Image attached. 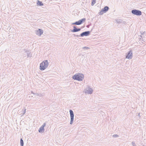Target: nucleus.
Returning <instances> with one entry per match:
<instances>
[{
  "label": "nucleus",
  "instance_id": "1",
  "mask_svg": "<svg viewBox=\"0 0 146 146\" xmlns=\"http://www.w3.org/2000/svg\"><path fill=\"white\" fill-rule=\"evenodd\" d=\"M84 75L82 73H78L74 75L72 77L73 79L79 81H82L84 78Z\"/></svg>",
  "mask_w": 146,
  "mask_h": 146
},
{
  "label": "nucleus",
  "instance_id": "2",
  "mask_svg": "<svg viewBox=\"0 0 146 146\" xmlns=\"http://www.w3.org/2000/svg\"><path fill=\"white\" fill-rule=\"evenodd\" d=\"M48 65V62L47 60L43 61L40 64V69L41 70H43L46 68Z\"/></svg>",
  "mask_w": 146,
  "mask_h": 146
},
{
  "label": "nucleus",
  "instance_id": "3",
  "mask_svg": "<svg viewBox=\"0 0 146 146\" xmlns=\"http://www.w3.org/2000/svg\"><path fill=\"white\" fill-rule=\"evenodd\" d=\"M131 12L132 14L137 16H140L142 14L141 11L135 9L132 10Z\"/></svg>",
  "mask_w": 146,
  "mask_h": 146
},
{
  "label": "nucleus",
  "instance_id": "4",
  "mask_svg": "<svg viewBox=\"0 0 146 146\" xmlns=\"http://www.w3.org/2000/svg\"><path fill=\"white\" fill-rule=\"evenodd\" d=\"M70 117V124H72L73 122L74 118V113L73 111L71 110H69Z\"/></svg>",
  "mask_w": 146,
  "mask_h": 146
},
{
  "label": "nucleus",
  "instance_id": "5",
  "mask_svg": "<svg viewBox=\"0 0 146 146\" xmlns=\"http://www.w3.org/2000/svg\"><path fill=\"white\" fill-rule=\"evenodd\" d=\"M93 90L89 86H87V88L86 89L85 93L88 94H91L92 93Z\"/></svg>",
  "mask_w": 146,
  "mask_h": 146
},
{
  "label": "nucleus",
  "instance_id": "6",
  "mask_svg": "<svg viewBox=\"0 0 146 146\" xmlns=\"http://www.w3.org/2000/svg\"><path fill=\"white\" fill-rule=\"evenodd\" d=\"M90 33V31H86L81 33L80 35H77L76 36L83 37L84 36H87L89 35Z\"/></svg>",
  "mask_w": 146,
  "mask_h": 146
},
{
  "label": "nucleus",
  "instance_id": "7",
  "mask_svg": "<svg viewBox=\"0 0 146 146\" xmlns=\"http://www.w3.org/2000/svg\"><path fill=\"white\" fill-rule=\"evenodd\" d=\"M133 57V53L132 50H130L127 53V55L126 56V58L129 59H131Z\"/></svg>",
  "mask_w": 146,
  "mask_h": 146
},
{
  "label": "nucleus",
  "instance_id": "8",
  "mask_svg": "<svg viewBox=\"0 0 146 146\" xmlns=\"http://www.w3.org/2000/svg\"><path fill=\"white\" fill-rule=\"evenodd\" d=\"M81 29L77 28L75 26H73V29L71 30V32H76L80 31Z\"/></svg>",
  "mask_w": 146,
  "mask_h": 146
},
{
  "label": "nucleus",
  "instance_id": "9",
  "mask_svg": "<svg viewBox=\"0 0 146 146\" xmlns=\"http://www.w3.org/2000/svg\"><path fill=\"white\" fill-rule=\"evenodd\" d=\"M43 33V31L42 30L40 29H39L36 32V34L37 35L40 36Z\"/></svg>",
  "mask_w": 146,
  "mask_h": 146
},
{
  "label": "nucleus",
  "instance_id": "10",
  "mask_svg": "<svg viewBox=\"0 0 146 146\" xmlns=\"http://www.w3.org/2000/svg\"><path fill=\"white\" fill-rule=\"evenodd\" d=\"M109 9V7L108 6H106L105 7L102 9V11H104V13H105L108 11Z\"/></svg>",
  "mask_w": 146,
  "mask_h": 146
},
{
  "label": "nucleus",
  "instance_id": "11",
  "mask_svg": "<svg viewBox=\"0 0 146 146\" xmlns=\"http://www.w3.org/2000/svg\"><path fill=\"white\" fill-rule=\"evenodd\" d=\"M44 128L41 126L39 128L38 131L39 133H42L44 132Z\"/></svg>",
  "mask_w": 146,
  "mask_h": 146
},
{
  "label": "nucleus",
  "instance_id": "12",
  "mask_svg": "<svg viewBox=\"0 0 146 146\" xmlns=\"http://www.w3.org/2000/svg\"><path fill=\"white\" fill-rule=\"evenodd\" d=\"M26 109L25 108H24L22 109V113L21 114V116H23L26 112Z\"/></svg>",
  "mask_w": 146,
  "mask_h": 146
},
{
  "label": "nucleus",
  "instance_id": "13",
  "mask_svg": "<svg viewBox=\"0 0 146 146\" xmlns=\"http://www.w3.org/2000/svg\"><path fill=\"white\" fill-rule=\"evenodd\" d=\"M145 32H141V35H140V36L142 38H143L145 37Z\"/></svg>",
  "mask_w": 146,
  "mask_h": 146
},
{
  "label": "nucleus",
  "instance_id": "14",
  "mask_svg": "<svg viewBox=\"0 0 146 146\" xmlns=\"http://www.w3.org/2000/svg\"><path fill=\"white\" fill-rule=\"evenodd\" d=\"M37 4L39 6H42L43 5V4L42 2L38 0L37 1Z\"/></svg>",
  "mask_w": 146,
  "mask_h": 146
},
{
  "label": "nucleus",
  "instance_id": "15",
  "mask_svg": "<svg viewBox=\"0 0 146 146\" xmlns=\"http://www.w3.org/2000/svg\"><path fill=\"white\" fill-rule=\"evenodd\" d=\"M72 25H81V24L80 23L79 21H76L75 23H73L72 24Z\"/></svg>",
  "mask_w": 146,
  "mask_h": 146
},
{
  "label": "nucleus",
  "instance_id": "16",
  "mask_svg": "<svg viewBox=\"0 0 146 146\" xmlns=\"http://www.w3.org/2000/svg\"><path fill=\"white\" fill-rule=\"evenodd\" d=\"M86 19L84 18L79 20V21H80V24H82L84 22H85L86 21Z\"/></svg>",
  "mask_w": 146,
  "mask_h": 146
},
{
  "label": "nucleus",
  "instance_id": "17",
  "mask_svg": "<svg viewBox=\"0 0 146 146\" xmlns=\"http://www.w3.org/2000/svg\"><path fill=\"white\" fill-rule=\"evenodd\" d=\"M20 145L21 146H23L24 145L23 141L22 138L20 139Z\"/></svg>",
  "mask_w": 146,
  "mask_h": 146
},
{
  "label": "nucleus",
  "instance_id": "18",
  "mask_svg": "<svg viewBox=\"0 0 146 146\" xmlns=\"http://www.w3.org/2000/svg\"><path fill=\"white\" fill-rule=\"evenodd\" d=\"M96 0H92V1L91 5L92 6L94 5L95 3H96Z\"/></svg>",
  "mask_w": 146,
  "mask_h": 146
},
{
  "label": "nucleus",
  "instance_id": "19",
  "mask_svg": "<svg viewBox=\"0 0 146 146\" xmlns=\"http://www.w3.org/2000/svg\"><path fill=\"white\" fill-rule=\"evenodd\" d=\"M35 95H37V96H38V97H41L43 96V95L42 94H34Z\"/></svg>",
  "mask_w": 146,
  "mask_h": 146
},
{
  "label": "nucleus",
  "instance_id": "20",
  "mask_svg": "<svg viewBox=\"0 0 146 146\" xmlns=\"http://www.w3.org/2000/svg\"><path fill=\"white\" fill-rule=\"evenodd\" d=\"M103 13H104V11H102V9L101 11L99 12V13L100 15H102L103 14Z\"/></svg>",
  "mask_w": 146,
  "mask_h": 146
},
{
  "label": "nucleus",
  "instance_id": "21",
  "mask_svg": "<svg viewBox=\"0 0 146 146\" xmlns=\"http://www.w3.org/2000/svg\"><path fill=\"white\" fill-rule=\"evenodd\" d=\"M82 49H85L87 50V49H89V48L88 47H87L85 46V47H83L82 48Z\"/></svg>",
  "mask_w": 146,
  "mask_h": 146
},
{
  "label": "nucleus",
  "instance_id": "22",
  "mask_svg": "<svg viewBox=\"0 0 146 146\" xmlns=\"http://www.w3.org/2000/svg\"><path fill=\"white\" fill-rule=\"evenodd\" d=\"M113 136L114 137H119V136L117 134H115L113 135Z\"/></svg>",
  "mask_w": 146,
  "mask_h": 146
},
{
  "label": "nucleus",
  "instance_id": "23",
  "mask_svg": "<svg viewBox=\"0 0 146 146\" xmlns=\"http://www.w3.org/2000/svg\"><path fill=\"white\" fill-rule=\"evenodd\" d=\"M132 144L133 146H136V145L134 141H132Z\"/></svg>",
  "mask_w": 146,
  "mask_h": 146
},
{
  "label": "nucleus",
  "instance_id": "24",
  "mask_svg": "<svg viewBox=\"0 0 146 146\" xmlns=\"http://www.w3.org/2000/svg\"><path fill=\"white\" fill-rule=\"evenodd\" d=\"M45 125H46V123H43V125L42 126H41L44 128V127L45 126Z\"/></svg>",
  "mask_w": 146,
  "mask_h": 146
},
{
  "label": "nucleus",
  "instance_id": "25",
  "mask_svg": "<svg viewBox=\"0 0 146 146\" xmlns=\"http://www.w3.org/2000/svg\"><path fill=\"white\" fill-rule=\"evenodd\" d=\"M33 94H34V96H35V97L36 98H38V96H37V95H35L34 94H35L33 93Z\"/></svg>",
  "mask_w": 146,
  "mask_h": 146
},
{
  "label": "nucleus",
  "instance_id": "26",
  "mask_svg": "<svg viewBox=\"0 0 146 146\" xmlns=\"http://www.w3.org/2000/svg\"><path fill=\"white\" fill-rule=\"evenodd\" d=\"M27 56L28 57H29L30 56V53H27Z\"/></svg>",
  "mask_w": 146,
  "mask_h": 146
},
{
  "label": "nucleus",
  "instance_id": "27",
  "mask_svg": "<svg viewBox=\"0 0 146 146\" xmlns=\"http://www.w3.org/2000/svg\"><path fill=\"white\" fill-rule=\"evenodd\" d=\"M117 21V23H121L120 21Z\"/></svg>",
  "mask_w": 146,
  "mask_h": 146
},
{
  "label": "nucleus",
  "instance_id": "28",
  "mask_svg": "<svg viewBox=\"0 0 146 146\" xmlns=\"http://www.w3.org/2000/svg\"><path fill=\"white\" fill-rule=\"evenodd\" d=\"M74 35V36H76V35H74H74Z\"/></svg>",
  "mask_w": 146,
  "mask_h": 146
}]
</instances>
